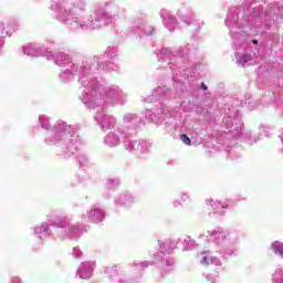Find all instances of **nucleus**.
<instances>
[{
  "mask_svg": "<svg viewBox=\"0 0 283 283\" xmlns=\"http://www.w3.org/2000/svg\"><path fill=\"white\" fill-rule=\"evenodd\" d=\"M201 87H202V90H207V86H205V83H201Z\"/></svg>",
  "mask_w": 283,
  "mask_h": 283,
  "instance_id": "44",
  "label": "nucleus"
},
{
  "mask_svg": "<svg viewBox=\"0 0 283 283\" xmlns=\"http://www.w3.org/2000/svg\"><path fill=\"white\" fill-rule=\"evenodd\" d=\"M208 206L212 207V209H220V207H221V209H229V205H227L226 202L222 203V202L216 201L213 199H210L208 201Z\"/></svg>",
  "mask_w": 283,
  "mask_h": 283,
  "instance_id": "25",
  "label": "nucleus"
},
{
  "mask_svg": "<svg viewBox=\"0 0 283 283\" xmlns=\"http://www.w3.org/2000/svg\"><path fill=\"white\" fill-rule=\"evenodd\" d=\"M237 63L240 65V67H244L247 63H251L253 61V57H251L250 54H240L237 52L235 54Z\"/></svg>",
  "mask_w": 283,
  "mask_h": 283,
  "instance_id": "18",
  "label": "nucleus"
},
{
  "mask_svg": "<svg viewBox=\"0 0 283 283\" xmlns=\"http://www.w3.org/2000/svg\"><path fill=\"white\" fill-rule=\"evenodd\" d=\"M206 280L210 283H218L220 282V276L216 275V274H208L206 276Z\"/></svg>",
  "mask_w": 283,
  "mask_h": 283,
  "instance_id": "30",
  "label": "nucleus"
},
{
  "mask_svg": "<svg viewBox=\"0 0 283 283\" xmlns=\"http://www.w3.org/2000/svg\"><path fill=\"white\" fill-rule=\"evenodd\" d=\"M39 123L43 129H50V118L45 115L39 117Z\"/></svg>",
  "mask_w": 283,
  "mask_h": 283,
  "instance_id": "26",
  "label": "nucleus"
},
{
  "mask_svg": "<svg viewBox=\"0 0 283 283\" xmlns=\"http://www.w3.org/2000/svg\"><path fill=\"white\" fill-rule=\"evenodd\" d=\"M86 218L90 220V222L98 224V222H103V220H105V211L96 206H93L86 212Z\"/></svg>",
  "mask_w": 283,
  "mask_h": 283,
  "instance_id": "10",
  "label": "nucleus"
},
{
  "mask_svg": "<svg viewBox=\"0 0 283 283\" xmlns=\"http://www.w3.org/2000/svg\"><path fill=\"white\" fill-rule=\"evenodd\" d=\"M163 258H165V252H158L156 255H155V260L158 262L160 260H163Z\"/></svg>",
  "mask_w": 283,
  "mask_h": 283,
  "instance_id": "37",
  "label": "nucleus"
},
{
  "mask_svg": "<svg viewBox=\"0 0 283 283\" xmlns=\"http://www.w3.org/2000/svg\"><path fill=\"white\" fill-rule=\"evenodd\" d=\"M238 119H231V118H228L226 120V125H227V128L229 129V127L231 128V134H233V136H239L240 134H242V126H233V123H237ZM229 123H231V126L229 125Z\"/></svg>",
  "mask_w": 283,
  "mask_h": 283,
  "instance_id": "19",
  "label": "nucleus"
},
{
  "mask_svg": "<svg viewBox=\"0 0 283 283\" xmlns=\"http://www.w3.org/2000/svg\"><path fill=\"white\" fill-rule=\"evenodd\" d=\"M137 266H140L142 269H146V266H149V264L147 262H142L137 264Z\"/></svg>",
  "mask_w": 283,
  "mask_h": 283,
  "instance_id": "40",
  "label": "nucleus"
},
{
  "mask_svg": "<svg viewBox=\"0 0 283 283\" xmlns=\"http://www.w3.org/2000/svg\"><path fill=\"white\" fill-rule=\"evenodd\" d=\"M181 199L189 200V195H187V193L182 195Z\"/></svg>",
  "mask_w": 283,
  "mask_h": 283,
  "instance_id": "43",
  "label": "nucleus"
},
{
  "mask_svg": "<svg viewBox=\"0 0 283 283\" xmlns=\"http://www.w3.org/2000/svg\"><path fill=\"white\" fill-rule=\"evenodd\" d=\"M252 43H253L254 45H258V40H252Z\"/></svg>",
  "mask_w": 283,
  "mask_h": 283,
  "instance_id": "45",
  "label": "nucleus"
},
{
  "mask_svg": "<svg viewBox=\"0 0 283 283\" xmlns=\"http://www.w3.org/2000/svg\"><path fill=\"white\" fill-rule=\"evenodd\" d=\"M280 15L283 17L282 11H280Z\"/></svg>",
  "mask_w": 283,
  "mask_h": 283,
  "instance_id": "46",
  "label": "nucleus"
},
{
  "mask_svg": "<svg viewBox=\"0 0 283 283\" xmlns=\"http://www.w3.org/2000/svg\"><path fill=\"white\" fill-rule=\"evenodd\" d=\"M51 10L57 12V19L65 25H71L73 30H98L103 25V21L112 23L114 19H118L123 9L116 4H111L105 9L96 7L95 11L85 14V1L76 0H53L50 4Z\"/></svg>",
  "mask_w": 283,
  "mask_h": 283,
  "instance_id": "1",
  "label": "nucleus"
},
{
  "mask_svg": "<svg viewBox=\"0 0 283 283\" xmlns=\"http://www.w3.org/2000/svg\"><path fill=\"white\" fill-rule=\"evenodd\" d=\"M146 118L157 125H160L166 118H169V108L161 106L156 111H147Z\"/></svg>",
  "mask_w": 283,
  "mask_h": 283,
  "instance_id": "7",
  "label": "nucleus"
},
{
  "mask_svg": "<svg viewBox=\"0 0 283 283\" xmlns=\"http://www.w3.org/2000/svg\"><path fill=\"white\" fill-rule=\"evenodd\" d=\"M180 140H181V143H184L185 145H191V139H190L189 136H187V135H181V136H180Z\"/></svg>",
  "mask_w": 283,
  "mask_h": 283,
  "instance_id": "32",
  "label": "nucleus"
},
{
  "mask_svg": "<svg viewBox=\"0 0 283 283\" xmlns=\"http://www.w3.org/2000/svg\"><path fill=\"white\" fill-rule=\"evenodd\" d=\"M45 143L49 146L63 145V143H67V148L72 154H74V149H76V146L74 145L78 143V136H76L72 126H67V123L60 120L55 126L46 132Z\"/></svg>",
  "mask_w": 283,
  "mask_h": 283,
  "instance_id": "3",
  "label": "nucleus"
},
{
  "mask_svg": "<svg viewBox=\"0 0 283 283\" xmlns=\"http://www.w3.org/2000/svg\"><path fill=\"white\" fill-rule=\"evenodd\" d=\"M138 117L135 114H127L124 116V123H136Z\"/></svg>",
  "mask_w": 283,
  "mask_h": 283,
  "instance_id": "29",
  "label": "nucleus"
},
{
  "mask_svg": "<svg viewBox=\"0 0 283 283\" xmlns=\"http://www.w3.org/2000/svg\"><path fill=\"white\" fill-rule=\"evenodd\" d=\"M153 32H154V29L151 27H148L147 29H145L146 34H151Z\"/></svg>",
  "mask_w": 283,
  "mask_h": 283,
  "instance_id": "39",
  "label": "nucleus"
},
{
  "mask_svg": "<svg viewBox=\"0 0 283 283\" xmlns=\"http://www.w3.org/2000/svg\"><path fill=\"white\" fill-rule=\"evenodd\" d=\"M200 264H203V266H209V264H213L214 266H221L222 261H220L219 258H216L211 254V252H202L199 255Z\"/></svg>",
  "mask_w": 283,
  "mask_h": 283,
  "instance_id": "15",
  "label": "nucleus"
},
{
  "mask_svg": "<svg viewBox=\"0 0 283 283\" xmlns=\"http://www.w3.org/2000/svg\"><path fill=\"white\" fill-rule=\"evenodd\" d=\"M73 255H74V258H81V255H83V251H81V249H78V248H74Z\"/></svg>",
  "mask_w": 283,
  "mask_h": 283,
  "instance_id": "33",
  "label": "nucleus"
},
{
  "mask_svg": "<svg viewBox=\"0 0 283 283\" xmlns=\"http://www.w3.org/2000/svg\"><path fill=\"white\" fill-rule=\"evenodd\" d=\"M120 136L122 138H124L125 136H127V133L118 128L117 132L115 130L108 133L104 138V143L105 145H107V147H118V145H120Z\"/></svg>",
  "mask_w": 283,
  "mask_h": 283,
  "instance_id": "8",
  "label": "nucleus"
},
{
  "mask_svg": "<svg viewBox=\"0 0 283 283\" xmlns=\"http://www.w3.org/2000/svg\"><path fill=\"white\" fill-rule=\"evenodd\" d=\"M45 59L48 61H55V65H59V67H65L70 63V55L61 52L57 53L56 55L52 54V52H46L44 53Z\"/></svg>",
  "mask_w": 283,
  "mask_h": 283,
  "instance_id": "11",
  "label": "nucleus"
},
{
  "mask_svg": "<svg viewBox=\"0 0 283 283\" xmlns=\"http://www.w3.org/2000/svg\"><path fill=\"white\" fill-rule=\"evenodd\" d=\"M117 202L118 205H125L126 207H129V205L136 202V199H134L132 195H122Z\"/></svg>",
  "mask_w": 283,
  "mask_h": 283,
  "instance_id": "22",
  "label": "nucleus"
},
{
  "mask_svg": "<svg viewBox=\"0 0 283 283\" xmlns=\"http://www.w3.org/2000/svg\"><path fill=\"white\" fill-rule=\"evenodd\" d=\"M12 283H21V279H19V276H14L12 279Z\"/></svg>",
  "mask_w": 283,
  "mask_h": 283,
  "instance_id": "41",
  "label": "nucleus"
},
{
  "mask_svg": "<svg viewBox=\"0 0 283 283\" xmlns=\"http://www.w3.org/2000/svg\"><path fill=\"white\" fill-rule=\"evenodd\" d=\"M184 242L186 245L182 248V251H187L191 249V245H189V242H190L189 238L184 239Z\"/></svg>",
  "mask_w": 283,
  "mask_h": 283,
  "instance_id": "34",
  "label": "nucleus"
},
{
  "mask_svg": "<svg viewBox=\"0 0 283 283\" xmlns=\"http://www.w3.org/2000/svg\"><path fill=\"white\" fill-rule=\"evenodd\" d=\"M22 51L27 56H39V46L36 44H27L22 46Z\"/></svg>",
  "mask_w": 283,
  "mask_h": 283,
  "instance_id": "17",
  "label": "nucleus"
},
{
  "mask_svg": "<svg viewBox=\"0 0 283 283\" xmlns=\"http://www.w3.org/2000/svg\"><path fill=\"white\" fill-rule=\"evenodd\" d=\"M271 249L273 250V253H275V255H279V258H283V242L274 241L271 244Z\"/></svg>",
  "mask_w": 283,
  "mask_h": 283,
  "instance_id": "23",
  "label": "nucleus"
},
{
  "mask_svg": "<svg viewBox=\"0 0 283 283\" xmlns=\"http://www.w3.org/2000/svg\"><path fill=\"white\" fill-rule=\"evenodd\" d=\"M92 70H96L87 63H84L80 67L75 69V74L80 76L78 83H81L84 90L82 91V103L88 107H104L107 103H114L123 96V91L118 86L106 87L98 84V81L92 78L90 74Z\"/></svg>",
  "mask_w": 283,
  "mask_h": 283,
  "instance_id": "2",
  "label": "nucleus"
},
{
  "mask_svg": "<svg viewBox=\"0 0 283 283\" xmlns=\"http://www.w3.org/2000/svg\"><path fill=\"white\" fill-rule=\"evenodd\" d=\"M104 272L109 275V277H116V275H118V270H116V266H111V268H106L104 269Z\"/></svg>",
  "mask_w": 283,
  "mask_h": 283,
  "instance_id": "28",
  "label": "nucleus"
},
{
  "mask_svg": "<svg viewBox=\"0 0 283 283\" xmlns=\"http://www.w3.org/2000/svg\"><path fill=\"white\" fill-rule=\"evenodd\" d=\"M17 30V22L14 20L4 19L0 22V34L2 36H10Z\"/></svg>",
  "mask_w": 283,
  "mask_h": 283,
  "instance_id": "16",
  "label": "nucleus"
},
{
  "mask_svg": "<svg viewBox=\"0 0 283 283\" xmlns=\"http://www.w3.org/2000/svg\"><path fill=\"white\" fill-rule=\"evenodd\" d=\"M107 185L109 189H114V187H118V185H120V181L118 179H111Z\"/></svg>",
  "mask_w": 283,
  "mask_h": 283,
  "instance_id": "31",
  "label": "nucleus"
},
{
  "mask_svg": "<svg viewBox=\"0 0 283 283\" xmlns=\"http://www.w3.org/2000/svg\"><path fill=\"white\" fill-rule=\"evenodd\" d=\"M161 56H167L168 59H171V52H169V50L164 49L161 51Z\"/></svg>",
  "mask_w": 283,
  "mask_h": 283,
  "instance_id": "36",
  "label": "nucleus"
},
{
  "mask_svg": "<svg viewBox=\"0 0 283 283\" xmlns=\"http://www.w3.org/2000/svg\"><path fill=\"white\" fill-rule=\"evenodd\" d=\"M275 17V11H271V12H261L260 13V18L262 19V21H264L265 25H269V23H271V19H273Z\"/></svg>",
  "mask_w": 283,
  "mask_h": 283,
  "instance_id": "24",
  "label": "nucleus"
},
{
  "mask_svg": "<svg viewBox=\"0 0 283 283\" xmlns=\"http://www.w3.org/2000/svg\"><path fill=\"white\" fill-rule=\"evenodd\" d=\"M48 231H50V223H42L40 227L34 229V233L38 238H43V235L48 234Z\"/></svg>",
  "mask_w": 283,
  "mask_h": 283,
  "instance_id": "21",
  "label": "nucleus"
},
{
  "mask_svg": "<svg viewBox=\"0 0 283 283\" xmlns=\"http://www.w3.org/2000/svg\"><path fill=\"white\" fill-rule=\"evenodd\" d=\"M74 70H76L74 66L71 67V70H65L63 72L60 73V78L61 81H63L64 83H67V81H72V78H74Z\"/></svg>",
  "mask_w": 283,
  "mask_h": 283,
  "instance_id": "20",
  "label": "nucleus"
},
{
  "mask_svg": "<svg viewBox=\"0 0 283 283\" xmlns=\"http://www.w3.org/2000/svg\"><path fill=\"white\" fill-rule=\"evenodd\" d=\"M55 231H63L65 229L66 238L74 240L76 238H81L83 234V230L76 226H70L65 219H61L59 222H54Z\"/></svg>",
  "mask_w": 283,
  "mask_h": 283,
  "instance_id": "6",
  "label": "nucleus"
},
{
  "mask_svg": "<svg viewBox=\"0 0 283 283\" xmlns=\"http://www.w3.org/2000/svg\"><path fill=\"white\" fill-rule=\"evenodd\" d=\"M125 144V149L127 151H132L133 154H147V146H145V142H124Z\"/></svg>",
  "mask_w": 283,
  "mask_h": 283,
  "instance_id": "12",
  "label": "nucleus"
},
{
  "mask_svg": "<svg viewBox=\"0 0 283 283\" xmlns=\"http://www.w3.org/2000/svg\"><path fill=\"white\" fill-rule=\"evenodd\" d=\"M95 120L101 125L103 132L112 129L116 125V118L111 115H105L103 112H98L95 116Z\"/></svg>",
  "mask_w": 283,
  "mask_h": 283,
  "instance_id": "9",
  "label": "nucleus"
},
{
  "mask_svg": "<svg viewBox=\"0 0 283 283\" xmlns=\"http://www.w3.org/2000/svg\"><path fill=\"white\" fill-rule=\"evenodd\" d=\"M86 161H87V158L84 157V156H82V157L80 158V165H81V167L85 166V163H86Z\"/></svg>",
  "mask_w": 283,
  "mask_h": 283,
  "instance_id": "38",
  "label": "nucleus"
},
{
  "mask_svg": "<svg viewBox=\"0 0 283 283\" xmlns=\"http://www.w3.org/2000/svg\"><path fill=\"white\" fill-rule=\"evenodd\" d=\"M212 244L214 247V251L220 253L222 258H231L235 251L231 248V241L227 238V232L221 228H217L208 232Z\"/></svg>",
  "mask_w": 283,
  "mask_h": 283,
  "instance_id": "4",
  "label": "nucleus"
},
{
  "mask_svg": "<svg viewBox=\"0 0 283 283\" xmlns=\"http://www.w3.org/2000/svg\"><path fill=\"white\" fill-rule=\"evenodd\" d=\"M174 264H175L174 259H171V258H167L166 259V266H167V269H169V266H174Z\"/></svg>",
  "mask_w": 283,
  "mask_h": 283,
  "instance_id": "35",
  "label": "nucleus"
},
{
  "mask_svg": "<svg viewBox=\"0 0 283 283\" xmlns=\"http://www.w3.org/2000/svg\"><path fill=\"white\" fill-rule=\"evenodd\" d=\"M6 40L3 38H0V49L2 48V45H4Z\"/></svg>",
  "mask_w": 283,
  "mask_h": 283,
  "instance_id": "42",
  "label": "nucleus"
},
{
  "mask_svg": "<svg viewBox=\"0 0 283 283\" xmlns=\"http://www.w3.org/2000/svg\"><path fill=\"white\" fill-rule=\"evenodd\" d=\"M94 271V262H83L77 270V275L81 280H90L92 277V273Z\"/></svg>",
  "mask_w": 283,
  "mask_h": 283,
  "instance_id": "13",
  "label": "nucleus"
},
{
  "mask_svg": "<svg viewBox=\"0 0 283 283\" xmlns=\"http://www.w3.org/2000/svg\"><path fill=\"white\" fill-rule=\"evenodd\" d=\"M273 283H283V270L277 269L273 274Z\"/></svg>",
  "mask_w": 283,
  "mask_h": 283,
  "instance_id": "27",
  "label": "nucleus"
},
{
  "mask_svg": "<svg viewBox=\"0 0 283 283\" xmlns=\"http://www.w3.org/2000/svg\"><path fill=\"white\" fill-rule=\"evenodd\" d=\"M235 17H233V14L229 12L226 19V25L230 29V34L234 41V44L240 45V48H245L247 44H244V33L240 31V28H235V30H233V25H235Z\"/></svg>",
  "mask_w": 283,
  "mask_h": 283,
  "instance_id": "5",
  "label": "nucleus"
},
{
  "mask_svg": "<svg viewBox=\"0 0 283 283\" xmlns=\"http://www.w3.org/2000/svg\"><path fill=\"white\" fill-rule=\"evenodd\" d=\"M160 15L167 30H169V32H174L178 25L176 18H174L167 9H163Z\"/></svg>",
  "mask_w": 283,
  "mask_h": 283,
  "instance_id": "14",
  "label": "nucleus"
}]
</instances>
